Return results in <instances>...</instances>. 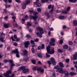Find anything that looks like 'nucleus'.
Wrapping results in <instances>:
<instances>
[{"label": "nucleus", "mask_w": 77, "mask_h": 77, "mask_svg": "<svg viewBox=\"0 0 77 77\" xmlns=\"http://www.w3.org/2000/svg\"><path fill=\"white\" fill-rule=\"evenodd\" d=\"M37 29H38L39 30V32H36V34H37V36L40 38H42V34L44 33V31H43V29L42 28H41L39 27L37 28Z\"/></svg>", "instance_id": "1"}, {"label": "nucleus", "mask_w": 77, "mask_h": 77, "mask_svg": "<svg viewBox=\"0 0 77 77\" xmlns=\"http://www.w3.org/2000/svg\"><path fill=\"white\" fill-rule=\"evenodd\" d=\"M51 47L50 46H48L47 47L46 49L47 50V51L48 53L50 54H52L54 53V48H53L51 49H50Z\"/></svg>", "instance_id": "2"}, {"label": "nucleus", "mask_w": 77, "mask_h": 77, "mask_svg": "<svg viewBox=\"0 0 77 77\" xmlns=\"http://www.w3.org/2000/svg\"><path fill=\"white\" fill-rule=\"evenodd\" d=\"M11 70H8L6 72V73H4L3 74V75L5 76V77H14L15 75V74L12 73L11 75V76L9 75L11 74Z\"/></svg>", "instance_id": "3"}, {"label": "nucleus", "mask_w": 77, "mask_h": 77, "mask_svg": "<svg viewBox=\"0 0 77 77\" xmlns=\"http://www.w3.org/2000/svg\"><path fill=\"white\" fill-rule=\"evenodd\" d=\"M30 0H27L25 2H22V8L23 9L26 8V5H28L30 3Z\"/></svg>", "instance_id": "4"}, {"label": "nucleus", "mask_w": 77, "mask_h": 77, "mask_svg": "<svg viewBox=\"0 0 77 77\" xmlns=\"http://www.w3.org/2000/svg\"><path fill=\"white\" fill-rule=\"evenodd\" d=\"M54 69H57L56 70V72H58V71H59L60 73H61V74H63V71L62 70V68H60L59 66L57 65L54 67Z\"/></svg>", "instance_id": "5"}, {"label": "nucleus", "mask_w": 77, "mask_h": 77, "mask_svg": "<svg viewBox=\"0 0 77 77\" xmlns=\"http://www.w3.org/2000/svg\"><path fill=\"white\" fill-rule=\"evenodd\" d=\"M50 61H50H48V64H49V65H51V63L54 65H56V61H55V59H54V58L51 57L50 58Z\"/></svg>", "instance_id": "6"}, {"label": "nucleus", "mask_w": 77, "mask_h": 77, "mask_svg": "<svg viewBox=\"0 0 77 77\" xmlns=\"http://www.w3.org/2000/svg\"><path fill=\"white\" fill-rule=\"evenodd\" d=\"M19 68L20 69L23 70V73H26V72H27L29 71V69H26V67L24 66H22L20 67Z\"/></svg>", "instance_id": "7"}, {"label": "nucleus", "mask_w": 77, "mask_h": 77, "mask_svg": "<svg viewBox=\"0 0 77 77\" xmlns=\"http://www.w3.org/2000/svg\"><path fill=\"white\" fill-rule=\"evenodd\" d=\"M12 53L16 54V56L17 57H19L20 55H19V52H18V49H16L15 50L12 51Z\"/></svg>", "instance_id": "8"}, {"label": "nucleus", "mask_w": 77, "mask_h": 77, "mask_svg": "<svg viewBox=\"0 0 77 77\" xmlns=\"http://www.w3.org/2000/svg\"><path fill=\"white\" fill-rule=\"evenodd\" d=\"M31 18H32L33 20H34V23H33V24H34V25H36V24H38V22H36V19H37V18H38V16H31Z\"/></svg>", "instance_id": "9"}, {"label": "nucleus", "mask_w": 77, "mask_h": 77, "mask_svg": "<svg viewBox=\"0 0 77 77\" xmlns=\"http://www.w3.org/2000/svg\"><path fill=\"white\" fill-rule=\"evenodd\" d=\"M31 18H32L33 20H34V23H33V24H34V25H36V24H38V22H36V19H37V18H38V16H31Z\"/></svg>", "instance_id": "10"}, {"label": "nucleus", "mask_w": 77, "mask_h": 77, "mask_svg": "<svg viewBox=\"0 0 77 77\" xmlns=\"http://www.w3.org/2000/svg\"><path fill=\"white\" fill-rule=\"evenodd\" d=\"M51 42H49L50 45L54 46L55 44H54V42H55V39L53 38H51L50 39Z\"/></svg>", "instance_id": "11"}, {"label": "nucleus", "mask_w": 77, "mask_h": 77, "mask_svg": "<svg viewBox=\"0 0 77 77\" xmlns=\"http://www.w3.org/2000/svg\"><path fill=\"white\" fill-rule=\"evenodd\" d=\"M21 53L23 52V53H21V54L23 56H26L27 54V51L26 50H24L23 49H22L21 51Z\"/></svg>", "instance_id": "12"}, {"label": "nucleus", "mask_w": 77, "mask_h": 77, "mask_svg": "<svg viewBox=\"0 0 77 77\" xmlns=\"http://www.w3.org/2000/svg\"><path fill=\"white\" fill-rule=\"evenodd\" d=\"M1 35H3V36L4 37H2V36H1V37H0V40L1 41H2V42H3L4 41V40H3V39L5 38V34L3 32H2L1 34Z\"/></svg>", "instance_id": "13"}, {"label": "nucleus", "mask_w": 77, "mask_h": 77, "mask_svg": "<svg viewBox=\"0 0 77 77\" xmlns=\"http://www.w3.org/2000/svg\"><path fill=\"white\" fill-rule=\"evenodd\" d=\"M30 44V42L29 41H26L25 42L24 45L26 48H27L29 45Z\"/></svg>", "instance_id": "14"}, {"label": "nucleus", "mask_w": 77, "mask_h": 77, "mask_svg": "<svg viewBox=\"0 0 77 77\" xmlns=\"http://www.w3.org/2000/svg\"><path fill=\"white\" fill-rule=\"evenodd\" d=\"M73 59L74 60H77V52L75 53L73 55Z\"/></svg>", "instance_id": "15"}, {"label": "nucleus", "mask_w": 77, "mask_h": 77, "mask_svg": "<svg viewBox=\"0 0 77 77\" xmlns=\"http://www.w3.org/2000/svg\"><path fill=\"white\" fill-rule=\"evenodd\" d=\"M34 4L35 5H36L38 7H41V4L39 2H34Z\"/></svg>", "instance_id": "16"}, {"label": "nucleus", "mask_w": 77, "mask_h": 77, "mask_svg": "<svg viewBox=\"0 0 77 77\" xmlns=\"http://www.w3.org/2000/svg\"><path fill=\"white\" fill-rule=\"evenodd\" d=\"M10 63H11V68H12V66H15V65L14 64V62L12 60H9Z\"/></svg>", "instance_id": "17"}, {"label": "nucleus", "mask_w": 77, "mask_h": 77, "mask_svg": "<svg viewBox=\"0 0 77 77\" xmlns=\"http://www.w3.org/2000/svg\"><path fill=\"white\" fill-rule=\"evenodd\" d=\"M14 38L16 39V41H19L20 40V39L19 38H17V35H14Z\"/></svg>", "instance_id": "18"}, {"label": "nucleus", "mask_w": 77, "mask_h": 77, "mask_svg": "<svg viewBox=\"0 0 77 77\" xmlns=\"http://www.w3.org/2000/svg\"><path fill=\"white\" fill-rule=\"evenodd\" d=\"M4 27L5 28H9V23L4 24Z\"/></svg>", "instance_id": "19"}, {"label": "nucleus", "mask_w": 77, "mask_h": 77, "mask_svg": "<svg viewBox=\"0 0 77 77\" xmlns=\"http://www.w3.org/2000/svg\"><path fill=\"white\" fill-rule=\"evenodd\" d=\"M37 71H40L42 73V72H43L44 71V70L43 69H42L40 67L38 68V69H37Z\"/></svg>", "instance_id": "20"}, {"label": "nucleus", "mask_w": 77, "mask_h": 77, "mask_svg": "<svg viewBox=\"0 0 77 77\" xmlns=\"http://www.w3.org/2000/svg\"><path fill=\"white\" fill-rule=\"evenodd\" d=\"M59 64L60 65L61 68H63V67H64V66L63 65V63H62V62H60L59 63Z\"/></svg>", "instance_id": "21"}, {"label": "nucleus", "mask_w": 77, "mask_h": 77, "mask_svg": "<svg viewBox=\"0 0 77 77\" xmlns=\"http://www.w3.org/2000/svg\"><path fill=\"white\" fill-rule=\"evenodd\" d=\"M65 18V17L63 16H60L58 17V18L60 20H63V19H64Z\"/></svg>", "instance_id": "22"}, {"label": "nucleus", "mask_w": 77, "mask_h": 77, "mask_svg": "<svg viewBox=\"0 0 77 77\" xmlns=\"http://www.w3.org/2000/svg\"><path fill=\"white\" fill-rule=\"evenodd\" d=\"M64 74L66 76H68L69 75V73H68V71H64Z\"/></svg>", "instance_id": "23"}, {"label": "nucleus", "mask_w": 77, "mask_h": 77, "mask_svg": "<svg viewBox=\"0 0 77 77\" xmlns=\"http://www.w3.org/2000/svg\"><path fill=\"white\" fill-rule=\"evenodd\" d=\"M13 23L14 24V26H17V24L16 23V22H15V20H14V21L13 22Z\"/></svg>", "instance_id": "24"}, {"label": "nucleus", "mask_w": 77, "mask_h": 77, "mask_svg": "<svg viewBox=\"0 0 77 77\" xmlns=\"http://www.w3.org/2000/svg\"><path fill=\"white\" fill-rule=\"evenodd\" d=\"M37 55L38 56V57H42V54L41 53H38V54Z\"/></svg>", "instance_id": "25"}, {"label": "nucleus", "mask_w": 77, "mask_h": 77, "mask_svg": "<svg viewBox=\"0 0 77 77\" xmlns=\"http://www.w3.org/2000/svg\"><path fill=\"white\" fill-rule=\"evenodd\" d=\"M73 24L75 26H77V21L75 20H74L73 22Z\"/></svg>", "instance_id": "26"}, {"label": "nucleus", "mask_w": 77, "mask_h": 77, "mask_svg": "<svg viewBox=\"0 0 77 77\" xmlns=\"http://www.w3.org/2000/svg\"><path fill=\"white\" fill-rule=\"evenodd\" d=\"M53 9H54V6H52V9L49 11V13H52L53 12Z\"/></svg>", "instance_id": "27"}, {"label": "nucleus", "mask_w": 77, "mask_h": 77, "mask_svg": "<svg viewBox=\"0 0 77 77\" xmlns=\"http://www.w3.org/2000/svg\"><path fill=\"white\" fill-rule=\"evenodd\" d=\"M77 0H69V2H72V3H75Z\"/></svg>", "instance_id": "28"}, {"label": "nucleus", "mask_w": 77, "mask_h": 77, "mask_svg": "<svg viewBox=\"0 0 77 77\" xmlns=\"http://www.w3.org/2000/svg\"><path fill=\"white\" fill-rule=\"evenodd\" d=\"M70 75H76V74H77L76 73H74V72H71L70 73Z\"/></svg>", "instance_id": "29"}, {"label": "nucleus", "mask_w": 77, "mask_h": 77, "mask_svg": "<svg viewBox=\"0 0 77 77\" xmlns=\"http://www.w3.org/2000/svg\"><path fill=\"white\" fill-rule=\"evenodd\" d=\"M41 1L42 3H45V2H48V0H41Z\"/></svg>", "instance_id": "30"}, {"label": "nucleus", "mask_w": 77, "mask_h": 77, "mask_svg": "<svg viewBox=\"0 0 77 77\" xmlns=\"http://www.w3.org/2000/svg\"><path fill=\"white\" fill-rule=\"evenodd\" d=\"M38 69H39V68H38L36 66L34 67L33 68V70H34L35 71H36V69L38 70Z\"/></svg>", "instance_id": "31"}, {"label": "nucleus", "mask_w": 77, "mask_h": 77, "mask_svg": "<svg viewBox=\"0 0 77 77\" xmlns=\"http://www.w3.org/2000/svg\"><path fill=\"white\" fill-rule=\"evenodd\" d=\"M67 48H68V45H65L63 46V48L65 49H66Z\"/></svg>", "instance_id": "32"}, {"label": "nucleus", "mask_w": 77, "mask_h": 77, "mask_svg": "<svg viewBox=\"0 0 77 77\" xmlns=\"http://www.w3.org/2000/svg\"><path fill=\"white\" fill-rule=\"evenodd\" d=\"M4 60V62L5 63H6V62H10V61H9V60Z\"/></svg>", "instance_id": "33"}, {"label": "nucleus", "mask_w": 77, "mask_h": 77, "mask_svg": "<svg viewBox=\"0 0 77 77\" xmlns=\"http://www.w3.org/2000/svg\"><path fill=\"white\" fill-rule=\"evenodd\" d=\"M31 61L32 62V63H33V64H36V61L35 60H31Z\"/></svg>", "instance_id": "34"}, {"label": "nucleus", "mask_w": 77, "mask_h": 77, "mask_svg": "<svg viewBox=\"0 0 77 77\" xmlns=\"http://www.w3.org/2000/svg\"><path fill=\"white\" fill-rule=\"evenodd\" d=\"M57 51L58 52H59L60 53H62V52H63V51L61 50V49H59L57 50Z\"/></svg>", "instance_id": "35"}, {"label": "nucleus", "mask_w": 77, "mask_h": 77, "mask_svg": "<svg viewBox=\"0 0 77 77\" xmlns=\"http://www.w3.org/2000/svg\"><path fill=\"white\" fill-rule=\"evenodd\" d=\"M53 6H51V5H48V9H51V8H52V7Z\"/></svg>", "instance_id": "36"}, {"label": "nucleus", "mask_w": 77, "mask_h": 77, "mask_svg": "<svg viewBox=\"0 0 77 77\" xmlns=\"http://www.w3.org/2000/svg\"><path fill=\"white\" fill-rule=\"evenodd\" d=\"M69 45H72L73 44V43L71 41H69Z\"/></svg>", "instance_id": "37"}, {"label": "nucleus", "mask_w": 77, "mask_h": 77, "mask_svg": "<svg viewBox=\"0 0 77 77\" xmlns=\"http://www.w3.org/2000/svg\"><path fill=\"white\" fill-rule=\"evenodd\" d=\"M42 49H44V47H45V45L44 44H42Z\"/></svg>", "instance_id": "38"}, {"label": "nucleus", "mask_w": 77, "mask_h": 77, "mask_svg": "<svg viewBox=\"0 0 77 77\" xmlns=\"http://www.w3.org/2000/svg\"><path fill=\"white\" fill-rule=\"evenodd\" d=\"M69 61V59H66L65 60V62L66 63H68Z\"/></svg>", "instance_id": "39"}, {"label": "nucleus", "mask_w": 77, "mask_h": 77, "mask_svg": "<svg viewBox=\"0 0 77 77\" xmlns=\"http://www.w3.org/2000/svg\"><path fill=\"white\" fill-rule=\"evenodd\" d=\"M31 51L33 53H35V49L33 48H32L31 49Z\"/></svg>", "instance_id": "40"}, {"label": "nucleus", "mask_w": 77, "mask_h": 77, "mask_svg": "<svg viewBox=\"0 0 77 77\" xmlns=\"http://www.w3.org/2000/svg\"><path fill=\"white\" fill-rule=\"evenodd\" d=\"M30 42L31 44H34L35 45V43H34V41L33 40H31Z\"/></svg>", "instance_id": "41"}, {"label": "nucleus", "mask_w": 77, "mask_h": 77, "mask_svg": "<svg viewBox=\"0 0 77 77\" xmlns=\"http://www.w3.org/2000/svg\"><path fill=\"white\" fill-rule=\"evenodd\" d=\"M27 26H31V23L29 22H27Z\"/></svg>", "instance_id": "42"}, {"label": "nucleus", "mask_w": 77, "mask_h": 77, "mask_svg": "<svg viewBox=\"0 0 77 77\" xmlns=\"http://www.w3.org/2000/svg\"><path fill=\"white\" fill-rule=\"evenodd\" d=\"M16 2L18 3H21V1L20 0H15Z\"/></svg>", "instance_id": "43"}, {"label": "nucleus", "mask_w": 77, "mask_h": 77, "mask_svg": "<svg viewBox=\"0 0 77 77\" xmlns=\"http://www.w3.org/2000/svg\"><path fill=\"white\" fill-rule=\"evenodd\" d=\"M46 56L48 58L50 57V55H49L48 54L46 53Z\"/></svg>", "instance_id": "44"}, {"label": "nucleus", "mask_w": 77, "mask_h": 77, "mask_svg": "<svg viewBox=\"0 0 77 77\" xmlns=\"http://www.w3.org/2000/svg\"><path fill=\"white\" fill-rule=\"evenodd\" d=\"M37 11L38 12H41V8H38L37 9Z\"/></svg>", "instance_id": "45"}, {"label": "nucleus", "mask_w": 77, "mask_h": 77, "mask_svg": "<svg viewBox=\"0 0 77 77\" xmlns=\"http://www.w3.org/2000/svg\"><path fill=\"white\" fill-rule=\"evenodd\" d=\"M63 14L65 13V14H67V13H68V11H65L64 12H62Z\"/></svg>", "instance_id": "46"}, {"label": "nucleus", "mask_w": 77, "mask_h": 77, "mask_svg": "<svg viewBox=\"0 0 77 77\" xmlns=\"http://www.w3.org/2000/svg\"><path fill=\"white\" fill-rule=\"evenodd\" d=\"M38 14V12H34L33 13L34 15H36Z\"/></svg>", "instance_id": "47"}, {"label": "nucleus", "mask_w": 77, "mask_h": 77, "mask_svg": "<svg viewBox=\"0 0 77 77\" xmlns=\"http://www.w3.org/2000/svg\"><path fill=\"white\" fill-rule=\"evenodd\" d=\"M39 41V39L38 38H36L35 40H34V41L35 42H38Z\"/></svg>", "instance_id": "48"}, {"label": "nucleus", "mask_w": 77, "mask_h": 77, "mask_svg": "<svg viewBox=\"0 0 77 77\" xmlns=\"http://www.w3.org/2000/svg\"><path fill=\"white\" fill-rule=\"evenodd\" d=\"M26 38H31V36L29 34L26 35Z\"/></svg>", "instance_id": "49"}, {"label": "nucleus", "mask_w": 77, "mask_h": 77, "mask_svg": "<svg viewBox=\"0 0 77 77\" xmlns=\"http://www.w3.org/2000/svg\"><path fill=\"white\" fill-rule=\"evenodd\" d=\"M46 14L47 15L48 18H49V13H46Z\"/></svg>", "instance_id": "50"}, {"label": "nucleus", "mask_w": 77, "mask_h": 77, "mask_svg": "<svg viewBox=\"0 0 77 77\" xmlns=\"http://www.w3.org/2000/svg\"><path fill=\"white\" fill-rule=\"evenodd\" d=\"M70 9V7H68L66 9V10L67 11H68Z\"/></svg>", "instance_id": "51"}, {"label": "nucleus", "mask_w": 77, "mask_h": 77, "mask_svg": "<svg viewBox=\"0 0 77 77\" xmlns=\"http://www.w3.org/2000/svg\"><path fill=\"white\" fill-rule=\"evenodd\" d=\"M3 10L5 12V13H7V12H8V11H7L6 9H4Z\"/></svg>", "instance_id": "52"}, {"label": "nucleus", "mask_w": 77, "mask_h": 77, "mask_svg": "<svg viewBox=\"0 0 77 77\" xmlns=\"http://www.w3.org/2000/svg\"><path fill=\"white\" fill-rule=\"evenodd\" d=\"M42 49V48L41 47V46H38V50H40V49Z\"/></svg>", "instance_id": "53"}, {"label": "nucleus", "mask_w": 77, "mask_h": 77, "mask_svg": "<svg viewBox=\"0 0 77 77\" xmlns=\"http://www.w3.org/2000/svg\"><path fill=\"white\" fill-rule=\"evenodd\" d=\"M54 30V29H53V28H51L49 29V30H50V31H53V30Z\"/></svg>", "instance_id": "54"}, {"label": "nucleus", "mask_w": 77, "mask_h": 77, "mask_svg": "<svg viewBox=\"0 0 77 77\" xmlns=\"http://www.w3.org/2000/svg\"><path fill=\"white\" fill-rule=\"evenodd\" d=\"M73 63H74V64H76V65H77V61H73Z\"/></svg>", "instance_id": "55"}, {"label": "nucleus", "mask_w": 77, "mask_h": 77, "mask_svg": "<svg viewBox=\"0 0 77 77\" xmlns=\"http://www.w3.org/2000/svg\"><path fill=\"white\" fill-rule=\"evenodd\" d=\"M63 40H60V44H62V43H63Z\"/></svg>", "instance_id": "56"}, {"label": "nucleus", "mask_w": 77, "mask_h": 77, "mask_svg": "<svg viewBox=\"0 0 77 77\" xmlns=\"http://www.w3.org/2000/svg\"><path fill=\"white\" fill-rule=\"evenodd\" d=\"M29 12H30V13H33V10L29 11Z\"/></svg>", "instance_id": "57"}, {"label": "nucleus", "mask_w": 77, "mask_h": 77, "mask_svg": "<svg viewBox=\"0 0 77 77\" xmlns=\"http://www.w3.org/2000/svg\"><path fill=\"white\" fill-rule=\"evenodd\" d=\"M75 30H76V35L77 36V27L75 28Z\"/></svg>", "instance_id": "58"}, {"label": "nucleus", "mask_w": 77, "mask_h": 77, "mask_svg": "<svg viewBox=\"0 0 77 77\" xmlns=\"http://www.w3.org/2000/svg\"><path fill=\"white\" fill-rule=\"evenodd\" d=\"M71 70H72V71H74V68L73 67H72L71 69Z\"/></svg>", "instance_id": "59"}, {"label": "nucleus", "mask_w": 77, "mask_h": 77, "mask_svg": "<svg viewBox=\"0 0 77 77\" xmlns=\"http://www.w3.org/2000/svg\"><path fill=\"white\" fill-rule=\"evenodd\" d=\"M48 35H51V32L50 31H49L48 32Z\"/></svg>", "instance_id": "60"}, {"label": "nucleus", "mask_w": 77, "mask_h": 77, "mask_svg": "<svg viewBox=\"0 0 77 77\" xmlns=\"http://www.w3.org/2000/svg\"><path fill=\"white\" fill-rule=\"evenodd\" d=\"M12 19H13V20H15V18H16V17L13 16V17H12Z\"/></svg>", "instance_id": "61"}, {"label": "nucleus", "mask_w": 77, "mask_h": 77, "mask_svg": "<svg viewBox=\"0 0 77 77\" xmlns=\"http://www.w3.org/2000/svg\"><path fill=\"white\" fill-rule=\"evenodd\" d=\"M11 39H12V40L13 41H15V39H14L13 37H11Z\"/></svg>", "instance_id": "62"}, {"label": "nucleus", "mask_w": 77, "mask_h": 77, "mask_svg": "<svg viewBox=\"0 0 77 77\" xmlns=\"http://www.w3.org/2000/svg\"><path fill=\"white\" fill-rule=\"evenodd\" d=\"M66 26H63V29H66Z\"/></svg>", "instance_id": "63"}, {"label": "nucleus", "mask_w": 77, "mask_h": 77, "mask_svg": "<svg viewBox=\"0 0 77 77\" xmlns=\"http://www.w3.org/2000/svg\"><path fill=\"white\" fill-rule=\"evenodd\" d=\"M38 64H40V65H41V62L40 61H38Z\"/></svg>", "instance_id": "64"}]
</instances>
